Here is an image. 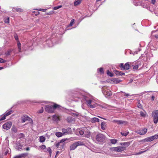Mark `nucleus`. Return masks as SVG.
Wrapping results in <instances>:
<instances>
[{
  "instance_id": "f257e3e1",
  "label": "nucleus",
  "mask_w": 158,
  "mask_h": 158,
  "mask_svg": "<svg viewBox=\"0 0 158 158\" xmlns=\"http://www.w3.org/2000/svg\"><path fill=\"white\" fill-rule=\"evenodd\" d=\"M87 106L91 108H95L97 106H101V105L98 104V101L91 96L90 98L86 97L85 98Z\"/></svg>"
},
{
  "instance_id": "f03ea898",
  "label": "nucleus",
  "mask_w": 158,
  "mask_h": 158,
  "mask_svg": "<svg viewBox=\"0 0 158 158\" xmlns=\"http://www.w3.org/2000/svg\"><path fill=\"white\" fill-rule=\"evenodd\" d=\"M59 105L56 104H54L53 106L48 105L45 106V110L47 112L52 113L54 112L56 109L59 108Z\"/></svg>"
},
{
  "instance_id": "7ed1b4c3",
  "label": "nucleus",
  "mask_w": 158,
  "mask_h": 158,
  "mask_svg": "<svg viewBox=\"0 0 158 158\" xmlns=\"http://www.w3.org/2000/svg\"><path fill=\"white\" fill-rule=\"evenodd\" d=\"M2 152L3 154L5 156L10 152V149L8 147V143L7 141H5L2 145Z\"/></svg>"
},
{
  "instance_id": "20e7f679",
  "label": "nucleus",
  "mask_w": 158,
  "mask_h": 158,
  "mask_svg": "<svg viewBox=\"0 0 158 158\" xmlns=\"http://www.w3.org/2000/svg\"><path fill=\"white\" fill-rule=\"evenodd\" d=\"M152 116L153 118V123L156 124L158 122V110H155L152 113Z\"/></svg>"
},
{
  "instance_id": "39448f33",
  "label": "nucleus",
  "mask_w": 158,
  "mask_h": 158,
  "mask_svg": "<svg viewBox=\"0 0 158 158\" xmlns=\"http://www.w3.org/2000/svg\"><path fill=\"white\" fill-rule=\"evenodd\" d=\"M105 136L101 133L97 134L95 137L97 141L99 142H103L105 139Z\"/></svg>"
},
{
  "instance_id": "423d86ee",
  "label": "nucleus",
  "mask_w": 158,
  "mask_h": 158,
  "mask_svg": "<svg viewBox=\"0 0 158 158\" xmlns=\"http://www.w3.org/2000/svg\"><path fill=\"white\" fill-rule=\"evenodd\" d=\"M54 145L59 150H64L65 148V143H62L61 142L55 143Z\"/></svg>"
},
{
  "instance_id": "0eeeda50",
  "label": "nucleus",
  "mask_w": 158,
  "mask_h": 158,
  "mask_svg": "<svg viewBox=\"0 0 158 158\" xmlns=\"http://www.w3.org/2000/svg\"><path fill=\"white\" fill-rule=\"evenodd\" d=\"M157 138H158V135H154L145 138L143 139V141L144 142H151L153 141V140L156 139Z\"/></svg>"
},
{
  "instance_id": "6e6552de",
  "label": "nucleus",
  "mask_w": 158,
  "mask_h": 158,
  "mask_svg": "<svg viewBox=\"0 0 158 158\" xmlns=\"http://www.w3.org/2000/svg\"><path fill=\"white\" fill-rule=\"evenodd\" d=\"M62 131L63 135L71 134L72 132L71 128L69 127H68L66 129L63 128Z\"/></svg>"
},
{
  "instance_id": "1a4fd4ad",
  "label": "nucleus",
  "mask_w": 158,
  "mask_h": 158,
  "mask_svg": "<svg viewBox=\"0 0 158 158\" xmlns=\"http://www.w3.org/2000/svg\"><path fill=\"white\" fill-rule=\"evenodd\" d=\"M12 125V123L11 122H8L3 125L2 127L4 129L7 130L10 128Z\"/></svg>"
},
{
  "instance_id": "9d476101",
  "label": "nucleus",
  "mask_w": 158,
  "mask_h": 158,
  "mask_svg": "<svg viewBox=\"0 0 158 158\" xmlns=\"http://www.w3.org/2000/svg\"><path fill=\"white\" fill-rule=\"evenodd\" d=\"M10 8L12 9V11L13 12H23V10L18 7H10Z\"/></svg>"
},
{
  "instance_id": "9b49d317",
  "label": "nucleus",
  "mask_w": 158,
  "mask_h": 158,
  "mask_svg": "<svg viewBox=\"0 0 158 158\" xmlns=\"http://www.w3.org/2000/svg\"><path fill=\"white\" fill-rule=\"evenodd\" d=\"M106 87L104 86L102 88V91L103 93V94L106 95V94L108 96H110L112 95V92L110 91H109L107 92L106 91Z\"/></svg>"
},
{
  "instance_id": "f8f14e48",
  "label": "nucleus",
  "mask_w": 158,
  "mask_h": 158,
  "mask_svg": "<svg viewBox=\"0 0 158 158\" xmlns=\"http://www.w3.org/2000/svg\"><path fill=\"white\" fill-rule=\"evenodd\" d=\"M147 129L146 128H144L141 130H139L138 131L137 133L141 135H143L145 134L147 132Z\"/></svg>"
},
{
  "instance_id": "ddd939ff",
  "label": "nucleus",
  "mask_w": 158,
  "mask_h": 158,
  "mask_svg": "<svg viewBox=\"0 0 158 158\" xmlns=\"http://www.w3.org/2000/svg\"><path fill=\"white\" fill-rule=\"evenodd\" d=\"M30 120H32L28 116H26V115L24 116H23L22 117V123H24L26 121H27V120L30 121Z\"/></svg>"
},
{
  "instance_id": "4468645a",
  "label": "nucleus",
  "mask_w": 158,
  "mask_h": 158,
  "mask_svg": "<svg viewBox=\"0 0 158 158\" xmlns=\"http://www.w3.org/2000/svg\"><path fill=\"white\" fill-rule=\"evenodd\" d=\"M52 118L53 120L56 122H58L60 120V117L57 115H53Z\"/></svg>"
},
{
  "instance_id": "2eb2a0df",
  "label": "nucleus",
  "mask_w": 158,
  "mask_h": 158,
  "mask_svg": "<svg viewBox=\"0 0 158 158\" xmlns=\"http://www.w3.org/2000/svg\"><path fill=\"white\" fill-rule=\"evenodd\" d=\"M113 123H116L117 124L119 125L120 124H123L126 123L125 121L122 120H114L112 121Z\"/></svg>"
},
{
  "instance_id": "dca6fc26",
  "label": "nucleus",
  "mask_w": 158,
  "mask_h": 158,
  "mask_svg": "<svg viewBox=\"0 0 158 158\" xmlns=\"http://www.w3.org/2000/svg\"><path fill=\"white\" fill-rule=\"evenodd\" d=\"M16 148L18 150H20L22 148V146L19 142H17L16 143Z\"/></svg>"
},
{
  "instance_id": "f3484780",
  "label": "nucleus",
  "mask_w": 158,
  "mask_h": 158,
  "mask_svg": "<svg viewBox=\"0 0 158 158\" xmlns=\"http://www.w3.org/2000/svg\"><path fill=\"white\" fill-rule=\"evenodd\" d=\"M77 147V145L76 143H74L70 146V150H74Z\"/></svg>"
},
{
  "instance_id": "a211bd4d",
  "label": "nucleus",
  "mask_w": 158,
  "mask_h": 158,
  "mask_svg": "<svg viewBox=\"0 0 158 158\" xmlns=\"http://www.w3.org/2000/svg\"><path fill=\"white\" fill-rule=\"evenodd\" d=\"M117 152H121L125 150L126 149V147H124L118 146L117 147Z\"/></svg>"
},
{
  "instance_id": "6ab92c4d",
  "label": "nucleus",
  "mask_w": 158,
  "mask_h": 158,
  "mask_svg": "<svg viewBox=\"0 0 158 158\" xmlns=\"http://www.w3.org/2000/svg\"><path fill=\"white\" fill-rule=\"evenodd\" d=\"M90 121L92 123L98 122L99 121V119L97 118L94 117L91 118Z\"/></svg>"
},
{
  "instance_id": "aec40b11",
  "label": "nucleus",
  "mask_w": 158,
  "mask_h": 158,
  "mask_svg": "<svg viewBox=\"0 0 158 158\" xmlns=\"http://www.w3.org/2000/svg\"><path fill=\"white\" fill-rule=\"evenodd\" d=\"M52 41L48 39L46 41L47 44L49 47H52L53 46V44Z\"/></svg>"
},
{
  "instance_id": "412c9836",
  "label": "nucleus",
  "mask_w": 158,
  "mask_h": 158,
  "mask_svg": "<svg viewBox=\"0 0 158 158\" xmlns=\"http://www.w3.org/2000/svg\"><path fill=\"white\" fill-rule=\"evenodd\" d=\"M112 82L114 84H117L120 82V80L116 78H114L111 79Z\"/></svg>"
},
{
  "instance_id": "4be33fe9",
  "label": "nucleus",
  "mask_w": 158,
  "mask_h": 158,
  "mask_svg": "<svg viewBox=\"0 0 158 158\" xmlns=\"http://www.w3.org/2000/svg\"><path fill=\"white\" fill-rule=\"evenodd\" d=\"M101 126L102 129L104 130L106 129V124L105 122H102L101 123Z\"/></svg>"
},
{
  "instance_id": "5701e85b",
  "label": "nucleus",
  "mask_w": 158,
  "mask_h": 158,
  "mask_svg": "<svg viewBox=\"0 0 158 158\" xmlns=\"http://www.w3.org/2000/svg\"><path fill=\"white\" fill-rule=\"evenodd\" d=\"M120 144L122 146H125V147L126 148V147H127L130 145V143L129 142L121 143H120Z\"/></svg>"
},
{
  "instance_id": "b1692460",
  "label": "nucleus",
  "mask_w": 158,
  "mask_h": 158,
  "mask_svg": "<svg viewBox=\"0 0 158 158\" xmlns=\"http://www.w3.org/2000/svg\"><path fill=\"white\" fill-rule=\"evenodd\" d=\"M129 69V63H126L124 65V70H128Z\"/></svg>"
},
{
  "instance_id": "393cba45",
  "label": "nucleus",
  "mask_w": 158,
  "mask_h": 158,
  "mask_svg": "<svg viewBox=\"0 0 158 158\" xmlns=\"http://www.w3.org/2000/svg\"><path fill=\"white\" fill-rule=\"evenodd\" d=\"M17 46L18 48L19 49V52H21V44L20 43L19 41H18L17 42Z\"/></svg>"
},
{
  "instance_id": "a878e982",
  "label": "nucleus",
  "mask_w": 158,
  "mask_h": 158,
  "mask_svg": "<svg viewBox=\"0 0 158 158\" xmlns=\"http://www.w3.org/2000/svg\"><path fill=\"white\" fill-rule=\"evenodd\" d=\"M81 0H75V1L74 2V5L75 6H76L80 4Z\"/></svg>"
},
{
  "instance_id": "bb28decb",
  "label": "nucleus",
  "mask_w": 158,
  "mask_h": 158,
  "mask_svg": "<svg viewBox=\"0 0 158 158\" xmlns=\"http://www.w3.org/2000/svg\"><path fill=\"white\" fill-rule=\"evenodd\" d=\"M45 138L43 136H40V142H43L45 141Z\"/></svg>"
},
{
  "instance_id": "cd10ccee",
  "label": "nucleus",
  "mask_w": 158,
  "mask_h": 158,
  "mask_svg": "<svg viewBox=\"0 0 158 158\" xmlns=\"http://www.w3.org/2000/svg\"><path fill=\"white\" fill-rule=\"evenodd\" d=\"M55 135L56 136L58 137H61L63 135L62 132L61 133V132H56Z\"/></svg>"
},
{
  "instance_id": "c85d7f7f",
  "label": "nucleus",
  "mask_w": 158,
  "mask_h": 158,
  "mask_svg": "<svg viewBox=\"0 0 158 158\" xmlns=\"http://www.w3.org/2000/svg\"><path fill=\"white\" fill-rule=\"evenodd\" d=\"M12 131L13 132L16 133L17 132V128L14 126H13L12 127L11 129Z\"/></svg>"
},
{
  "instance_id": "c756f323",
  "label": "nucleus",
  "mask_w": 158,
  "mask_h": 158,
  "mask_svg": "<svg viewBox=\"0 0 158 158\" xmlns=\"http://www.w3.org/2000/svg\"><path fill=\"white\" fill-rule=\"evenodd\" d=\"M129 133L128 131L125 132L123 131L121 132V134L123 136H126Z\"/></svg>"
},
{
  "instance_id": "7c9ffc66",
  "label": "nucleus",
  "mask_w": 158,
  "mask_h": 158,
  "mask_svg": "<svg viewBox=\"0 0 158 158\" xmlns=\"http://www.w3.org/2000/svg\"><path fill=\"white\" fill-rule=\"evenodd\" d=\"M12 112H13L12 110L7 111L4 114L6 116H7L11 114Z\"/></svg>"
},
{
  "instance_id": "2f4dec72",
  "label": "nucleus",
  "mask_w": 158,
  "mask_h": 158,
  "mask_svg": "<svg viewBox=\"0 0 158 158\" xmlns=\"http://www.w3.org/2000/svg\"><path fill=\"white\" fill-rule=\"evenodd\" d=\"M116 74L118 75L123 76L125 74V73H122L121 71H116Z\"/></svg>"
},
{
  "instance_id": "473e14b6",
  "label": "nucleus",
  "mask_w": 158,
  "mask_h": 158,
  "mask_svg": "<svg viewBox=\"0 0 158 158\" xmlns=\"http://www.w3.org/2000/svg\"><path fill=\"white\" fill-rule=\"evenodd\" d=\"M77 146H78L83 145L84 144L81 141H78L76 142H75Z\"/></svg>"
},
{
  "instance_id": "72a5a7b5",
  "label": "nucleus",
  "mask_w": 158,
  "mask_h": 158,
  "mask_svg": "<svg viewBox=\"0 0 158 158\" xmlns=\"http://www.w3.org/2000/svg\"><path fill=\"white\" fill-rule=\"evenodd\" d=\"M74 19H72L70 23L69 24L68 26V27H69L72 26L74 23Z\"/></svg>"
},
{
  "instance_id": "f704fd0d",
  "label": "nucleus",
  "mask_w": 158,
  "mask_h": 158,
  "mask_svg": "<svg viewBox=\"0 0 158 158\" xmlns=\"http://www.w3.org/2000/svg\"><path fill=\"white\" fill-rule=\"evenodd\" d=\"M28 154L27 153H23L20 155L21 158H24L25 156H26L28 155Z\"/></svg>"
},
{
  "instance_id": "c9c22d12",
  "label": "nucleus",
  "mask_w": 158,
  "mask_h": 158,
  "mask_svg": "<svg viewBox=\"0 0 158 158\" xmlns=\"http://www.w3.org/2000/svg\"><path fill=\"white\" fill-rule=\"evenodd\" d=\"M5 23H9V18L8 17H6L4 19Z\"/></svg>"
},
{
  "instance_id": "e433bc0d",
  "label": "nucleus",
  "mask_w": 158,
  "mask_h": 158,
  "mask_svg": "<svg viewBox=\"0 0 158 158\" xmlns=\"http://www.w3.org/2000/svg\"><path fill=\"white\" fill-rule=\"evenodd\" d=\"M107 74L108 76H109L110 77H112L113 75V73L110 72L108 70H107Z\"/></svg>"
},
{
  "instance_id": "4c0bfd02",
  "label": "nucleus",
  "mask_w": 158,
  "mask_h": 158,
  "mask_svg": "<svg viewBox=\"0 0 158 158\" xmlns=\"http://www.w3.org/2000/svg\"><path fill=\"white\" fill-rule=\"evenodd\" d=\"M110 141L111 143L115 144L117 143V140L115 139H111L110 140Z\"/></svg>"
},
{
  "instance_id": "58836bf2",
  "label": "nucleus",
  "mask_w": 158,
  "mask_h": 158,
  "mask_svg": "<svg viewBox=\"0 0 158 158\" xmlns=\"http://www.w3.org/2000/svg\"><path fill=\"white\" fill-rule=\"evenodd\" d=\"M47 151L49 153L50 156H51L52 153V151L50 147H48L47 148Z\"/></svg>"
},
{
  "instance_id": "ea45409f",
  "label": "nucleus",
  "mask_w": 158,
  "mask_h": 158,
  "mask_svg": "<svg viewBox=\"0 0 158 158\" xmlns=\"http://www.w3.org/2000/svg\"><path fill=\"white\" fill-rule=\"evenodd\" d=\"M11 52L12 51L10 50H8L5 53V54L7 56H8L10 55V54Z\"/></svg>"
},
{
  "instance_id": "a19ab883",
  "label": "nucleus",
  "mask_w": 158,
  "mask_h": 158,
  "mask_svg": "<svg viewBox=\"0 0 158 158\" xmlns=\"http://www.w3.org/2000/svg\"><path fill=\"white\" fill-rule=\"evenodd\" d=\"M148 150H146L145 151H140L139 152H138V153H135V154H134V155H140L143 153H144L145 152H146Z\"/></svg>"
},
{
  "instance_id": "79ce46f5",
  "label": "nucleus",
  "mask_w": 158,
  "mask_h": 158,
  "mask_svg": "<svg viewBox=\"0 0 158 158\" xmlns=\"http://www.w3.org/2000/svg\"><path fill=\"white\" fill-rule=\"evenodd\" d=\"M98 71H99L101 73H104V71L103 70V69L102 68H101L99 69H97Z\"/></svg>"
},
{
  "instance_id": "37998d69",
  "label": "nucleus",
  "mask_w": 158,
  "mask_h": 158,
  "mask_svg": "<svg viewBox=\"0 0 158 158\" xmlns=\"http://www.w3.org/2000/svg\"><path fill=\"white\" fill-rule=\"evenodd\" d=\"M6 117L5 114H4L3 116H0V121H2L5 119Z\"/></svg>"
},
{
  "instance_id": "c03bdc74",
  "label": "nucleus",
  "mask_w": 158,
  "mask_h": 158,
  "mask_svg": "<svg viewBox=\"0 0 158 158\" xmlns=\"http://www.w3.org/2000/svg\"><path fill=\"white\" fill-rule=\"evenodd\" d=\"M67 120L69 122H71L72 121V118L71 117H69L67 118Z\"/></svg>"
},
{
  "instance_id": "a18cd8bd",
  "label": "nucleus",
  "mask_w": 158,
  "mask_h": 158,
  "mask_svg": "<svg viewBox=\"0 0 158 158\" xmlns=\"http://www.w3.org/2000/svg\"><path fill=\"white\" fill-rule=\"evenodd\" d=\"M140 50V49H138L137 51H134L133 52H132V53L131 52V54H133L134 55L135 54H137L138 52Z\"/></svg>"
},
{
  "instance_id": "49530a36",
  "label": "nucleus",
  "mask_w": 158,
  "mask_h": 158,
  "mask_svg": "<svg viewBox=\"0 0 158 158\" xmlns=\"http://www.w3.org/2000/svg\"><path fill=\"white\" fill-rule=\"evenodd\" d=\"M61 7H62L61 5H60L59 6H55L53 8V9L54 10H57V9H59Z\"/></svg>"
},
{
  "instance_id": "de8ad7c7",
  "label": "nucleus",
  "mask_w": 158,
  "mask_h": 158,
  "mask_svg": "<svg viewBox=\"0 0 158 158\" xmlns=\"http://www.w3.org/2000/svg\"><path fill=\"white\" fill-rule=\"evenodd\" d=\"M119 66L121 68V69L122 70H124L123 68L124 65L123 63L120 64Z\"/></svg>"
},
{
  "instance_id": "09e8293b",
  "label": "nucleus",
  "mask_w": 158,
  "mask_h": 158,
  "mask_svg": "<svg viewBox=\"0 0 158 158\" xmlns=\"http://www.w3.org/2000/svg\"><path fill=\"white\" fill-rule=\"evenodd\" d=\"M6 62V60H3L2 58H0V63H5Z\"/></svg>"
},
{
  "instance_id": "8fccbe9b",
  "label": "nucleus",
  "mask_w": 158,
  "mask_h": 158,
  "mask_svg": "<svg viewBox=\"0 0 158 158\" xmlns=\"http://www.w3.org/2000/svg\"><path fill=\"white\" fill-rule=\"evenodd\" d=\"M117 147H114V148H110V150H111L112 151H114L115 152H117L116 150H117Z\"/></svg>"
},
{
  "instance_id": "3c124183",
  "label": "nucleus",
  "mask_w": 158,
  "mask_h": 158,
  "mask_svg": "<svg viewBox=\"0 0 158 158\" xmlns=\"http://www.w3.org/2000/svg\"><path fill=\"white\" fill-rule=\"evenodd\" d=\"M40 148L43 149H44L46 148V146L44 145H42L40 146Z\"/></svg>"
},
{
  "instance_id": "603ef678",
  "label": "nucleus",
  "mask_w": 158,
  "mask_h": 158,
  "mask_svg": "<svg viewBox=\"0 0 158 158\" xmlns=\"http://www.w3.org/2000/svg\"><path fill=\"white\" fill-rule=\"evenodd\" d=\"M139 68V66L138 65H136L133 67V69L135 70Z\"/></svg>"
},
{
  "instance_id": "864d4df0",
  "label": "nucleus",
  "mask_w": 158,
  "mask_h": 158,
  "mask_svg": "<svg viewBox=\"0 0 158 158\" xmlns=\"http://www.w3.org/2000/svg\"><path fill=\"white\" fill-rule=\"evenodd\" d=\"M66 141V139H62L61 140H60V141L59 142H61L62 143H64L65 141Z\"/></svg>"
},
{
  "instance_id": "5fc2aeb1",
  "label": "nucleus",
  "mask_w": 158,
  "mask_h": 158,
  "mask_svg": "<svg viewBox=\"0 0 158 158\" xmlns=\"http://www.w3.org/2000/svg\"><path fill=\"white\" fill-rule=\"evenodd\" d=\"M140 115L143 117H144L145 116V114L142 111H141L140 112Z\"/></svg>"
},
{
  "instance_id": "6e6d98bb",
  "label": "nucleus",
  "mask_w": 158,
  "mask_h": 158,
  "mask_svg": "<svg viewBox=\"0 0 158 158\" xmlns=\"http://www.w3.org/2000/svg\"><path fill=\"white\" fill-rule=\"evenodd\" d=\"M43 111H44L43 108V107H42L41 108V110L39 111L38 113H41L42 112H43Z\"/></svg>"
},
{
  "instance_id": "4d7b16f0",
  "label": "nucleus",
  "mask_w": 158,
  "mask_h": 158,
  "mask_svg": "<svg viewBox=\"0 0 158 158\" xmlns=\"http://www.w3.org/2000/svg\"><path fill=\"white\" fill-rule=\"evenodd\" d=\"M79 134L81 135H82L84 134V132L83 131L81 130L79 131Z\"/></svg>"
},
{
  "instance_id": "13d9d810",
  "label": "nucleus",
  "mask_w": 158,
  "mask_h": 158,
  "mask_svg": "<svg viewBox=\"0 0 158 158\" xmlns=\"http://www.w3.org/2000/svg\"><path fill=\"white\" fill-rule=\"evenodd\" d=\"M14 37H15V39L16 40H18V36L17 35H15L14 36Z\"/></svg>"
},
{
  "instance_id": "bf43d9fd",
  "label": "nucleus",
  "mask_w": 158,
  "mask_h": 158,
  "mask_svg": "<svg viewBox=\"0 0 158 158\" xmlns=\"http://www.w3.org/2000/svg\"><path fill=\"white\" fill-rule=\"evenodd\" d=\"M156 2V0H151V3L153 4H154Z\"/></svg>"
},
{
  "instance_id": "052dcab7",
  "label": "nucleus",
  "mask_w": 158,
  "mask_h": 158,
  "mask_svg": "<svg viewBox=\"0 0 158 158\" xmlns=\"http://www.w3.org/2000/svg\"><path fill=\"white\" fill-rule=\"evenodd\" d=\"M123 93H124L125 94H124V96H126L127 97H128L129 96H130L129 94H126L125 92H123Z\"/></svg>"
},
{
  "instance_id": "680f3d73",
  "label": "nucleus",
  "mask_w": 158,
  "mask_h": 158,
  "mask_svg": "<svg viewBox=\"0 0 158 158\" xmlns=\"http://www.w3.org/2000/svg\"><path fill=\"white\" fill-rule=\"evenodd\" d=\"M39 10L42 11H45V9H40Z\"/></svg>"
},
{
  "instance_id": "e2e57ef3",
  "label": "nucleus",
  "mask_w": 158,
  "mask_h": 158,
  "mask_svg": "<svg viewBox=\"0 0 158 158\" xmlns=\"http://www.w3.org/2000/svg\"><path fill=\"white\" fill-rule=\"evenodd\" d=\"M14 158H21V156L20 155L19 156H17L15 157H14Z\"/></svg>"
},
{
  "instance_id": "0e129e2a",
  "label": "nucleus",
  "mask_w": 158,
  "mask_h": 158,
  "mask_svg": "<svg viewBox=\"0 0 158 158\" xmlns=\"http://www.w3.org/2000/svg\"><path fill=\"white\" fill-rule=\"evenodd\" d=\"M155 99V96H152V101L154 100Z\"/></svg>"
},
{
  "instance_id": "69168bd1",
  "label": "nucleus",
  "mask_w": 158,
  "mask_h": 158,
  "mask_svg": "<svg viewBox=\"0 0 158 158\" xmlns=\"http://www.w3.org/2000/svg\"><path fill=\"white\" fill-rule=\"evenodd\" d=\"M39 14H40V12L37 11L36 13L35 14V15H39Z\"/></svg>"
},
{
  "instance_id": "338daca9",
  "label": "nucleus",
  "mask_w": 158,
  "mask_h": 158,
  "mask_svg": "<svg viewBox=\"0 0 158 158\" xmlns=\"http://www.w3.org/2000/svg\"><path fill=\"white\" fill-rule=\"evenodd\" d=\"M60 153V152L59 151H57L56 152V156H57V155Z\"/></svg>"
},
{
  "instance_id": "774afa93",
  "label": "nucleus",
  "mask_w": 158,
  "mask_h": 158,
  "mask_svg": "<svg viewBox=\"0 0 158 158\" xmlns=\"http://www.w3.org/2000/svg\"><path fill=\"white\" fill-rule=\"evenodd\" d=\"M25 149L27 151H29L30 150L29 148V147H27L26 148H25Z\"/></svg>"
}]
</instances>
